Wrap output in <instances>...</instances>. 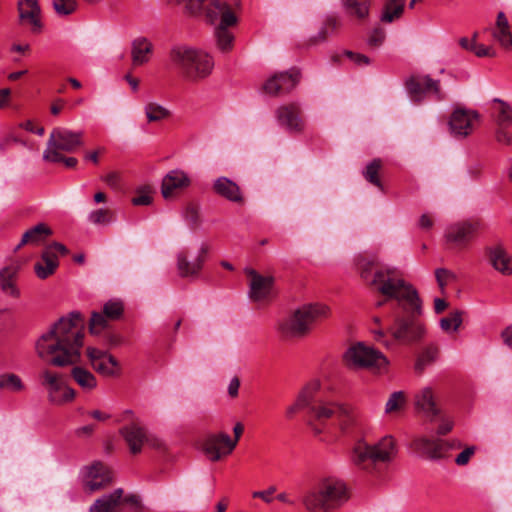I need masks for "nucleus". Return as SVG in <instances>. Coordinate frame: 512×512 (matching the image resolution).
Masks as SVG:
<instances>
[{
    "mask_svg": "<svg viewBox=\"0 0 512 512\" xmlns=\"http://www.w3.org/2000/svg\"><path fill=\"white\" fill-rule=\"evenodd\" d=\"M372 284L386 299L378 301L376 307L383 306L389 299L397 302L402 313L394 318L389 328L393 338L404 344L420 341L425 335V326L420 320L423 313L422 301L417 290L405 281L398 269H386L376 272Z\"/></svg>",
    "mask_w": 512,
    "mask_h": 512,
    "instance_id": "1",
    "label": "nucleus"
},
{
    "mask_svg": "<svg viewBox=\"0 0 512 512\" xmlns=\"http://www.w3.org/2000/svg\"><path fill=\"white\" fill-rule=\"evenodd\" d=\"M84 318L80 312L73 311L61 317L36 341V352L50 365L65 367L75 364L80 358L83 346Z\"/></svg>",
    "mask_w": 512,
    "mask_h": 512,
    "instance_id": "2",
    "label": "nucleus"
},
{
    "mask_svg": "<svg viewBox=\"0 0 512 512\" xmlns=\"http://www.w3.org/2000/svg\"><path fill=\"white\" fill-rule=\"evenodd\" d=\"M309 414V426L315 435L324 431L322 425L327 420H333L344 434L351 433L358 425V414L353 407L325 398L317 399L310 406Z\"/></svg>",
    "mask_w": 512,
    "mask_h": 512,
    "instance_id": "3",
    "label": "nucleus"
},
{
    "mask_svg": "<svg viewBox=\"0 0 512 512\" xmlns=\"http://www.w3.org/2000/svg\"><path fill=\"white\" fill-rule=\"evenodd\" d=\"M345 483L336 478H325L308 489L302 504L309 512H332L348 500Z\"/></svg>",
    "mask_w": 512,
    "mask_h": 512,
    "instance_id": "4",
    "label": "nucleus"
},
{
    "mask_svg": "<svg viewBox=\"0 0 512 512\" xmlns=\"http://www.w3.org/2000/svg\"><path fill=\"white\" fill-rule=\"evenodd\" d=\"M329 307L320 304H305L279 321L278 331L285 339H301L308 336L315 324L329 316Z\"/></svg>",
    "mask_w": 512,
    "mask_h": 512,
    "instance_id": "5",
    "label": "nucleus"
},
{
    "mask_svg": "<svg viewBox=\"0 0 512 512\" xmlns=\"http://www.w3.org/2000/svg\"><path fill=\"white\" fill-rule=\"evenodd\" d=\"M169 59L180 74L189 81L206 78L214 67V61L210 55L186 45L172 47Z\"/></svg>",
    "mask_w": 512,
    "mask_h": 512,
    "instance_id": "6",
    "label": "nucleus"
},
{
    "mask_svg": "<svg viewBox=\"0 0 512 512\" xmlns=\"http://www.w3.org/2000/svg\"><path fill=\"white\" fill-rule=\"evenodd\" d=\"M396 454L395 439L387 435L373 445L364 441L357 442L352 449L350 458L357 468L367 472H374L379 464L391 462Z\"/></svg>",
    "mask_w": 512,
    "mask_h": 512,
    "instance_id": "7",
    "label": "nucleus"
},
{
    "mask_svg": "<svg viewBox=\"0 0 512 512\" xmlns=\"http://www.w3.org/2000/svg\"><path fill=\"white\" fill-rule=\"evenodd\" d=\"M82 132H73L67 128L56 127L49 136L43 159L47 162H58L60 152H73L82 145Z\"/></svg>",
    "mask_w": 512,
    "mask_h": 512,
    "instance_id": "8",
    "label": "nucleus"
},
{
    "mask_svg": "<svg viewBox=\"0 0 512 512\" xmlns=\"http://www.w3.org/2000/svg\"><path fill=\"white\" fill-rule=\"evenodd\" d=\"M344 362L347 367L354 369H381L388 363L386 357L380 351L361 342L351 346L345 352Z\"/></svg>",
    "mask_w": 512,
    "mask_h": 512,
    "instance_id": "9",
    "label": "nucleus"
},
{
    "mask_svg": "<svg viewBox=\"0 0 512 512\" xmlns=\"http://www.w3.org/2000/svg\"><path fill=\"white\" fill-rule=\"evenodd\" d=\"M40 384L46 389L48 401L54 405H62L75 398V390L66 385L63 376L45 368L39 372Z\"/></svg>",
    "mask_w": 512,
    "mask_h": 512,
    "instance_id": "10",
    "label": "nucleus"
},
{
    "mask_svg": "<svg viewBox=\"0 0 512 512\" xmlns=\"http://www.w3.org/2000/svg\"><path fill=\"white\" fill-rule=\"evenodd\" d=\"M130 505L133 512L142 509L140 500L135 495L123 496V489L117 488L109 494L96 499L89 512H123L124 507Z\"/></svg>",
    "mask_w": 512,
    "mask_h": 512,
    "instance_id": "11",
    "label": "nucleus"
},
{
    "mask_svg": "<svg viewBox=\"0 0 512 512\" xmlns=\"http://www.w3.org/2000/svg\"><path fill=\"white\" fill-rule=\"evenodd\" d=\"M482 228L479 220H465L451 224L445 231V238L449 244L457 248L467 247Z\"/></svg>",
    "mask_w": 512,
    "mask_h": 512,
    "instance_id": "12",
    "label": "nucleus"
},
{
    "mask_svg": "<svg viewBox=\"0 0 512 512\" xmlns=\"http://www.w3.org/2000/svg\"><path fill=\"white\" fill-rule=\"evenodd\" d=\"M406 88L415 103H420L426 94L431 93L434 99L442 101L445 94L441 91L440 81L432 79L429 75L411 76L406 80Z\"/></svg>",
    "mask_w": 512,
    "mask_h": 512,
    "instance_id": "13",
    "label": "nucleus"
},
{
    "mask_svg": "<svg viewBox=\"0 0 512 512\" xmlns=\"http://www.w3.org/2000/svg\"><path fill=\"white\" fill-rule=\"evenodd\" d=\"M86 352L92 368L98 374L104 377H116L120 375L121 365L112 354L95 347H88Z\"/></svg>",
    "mask_w": 512,
    "mask_h": 512,
    "instance_id": "14",
    "label": "nucleus"
},
{
    "mask_svg": "<svg viewBox=\"0 0 512 512\" xmlns=\"http://www.w3.org/2000/svg\"><path fill=\"white\" fill-rule=\"evenodd\" d=\"M414 408L416 412L430 421L437 419L442 409L432 387L426 386L414 394Z\"/></svg>",
    "mask_w": 512,
    "mask_h": 512,
    "instance_id": "15",
    "label": "nucleus"
},
{
    "mask_svg": "<svg viewBox=\"0 0 512 512\" xmlns=\"http://www.w3.org/2000/svg\"><path fill=\"white\" fill-rule=\"evenodd\" d=\"M112 481V471L102 462H94L85 469L83 476L84 487L90 493L106 488Z\"/></svg>",
    "mask_w": 512,
    "mask_h": 512,
    "instance_id": "16",
    "label": "nucleus"
},
{
    "mask_svg": "<svg viewBox=\"0 0 512 512\" xmlns=\"http://www.w3.org/2000/svg\"><path fill=\"white\" fill-rule=\"evenodd\" d=\"M17 11L19 23L30 26L33 34H39L43 30L42 10L38 0H18Z\"/></svg>",
    "mask_w": 512,
    "mask_h": 512,
    "instance_id": "17",
    "label": "nucleus"
},
{
    "mask_svg": "<svg viewBox=\"0 0 512 512\" xmlns=\"http://www.w3.org/2000/svg\"><path fill=\"white\" fill-rule=\"evenodd\" d=\"M301 73L298 69L292 68L287 72L273 75L263 85L264 91L272 96L289 93L299 83Z\"/></svg>",
    "mask_w": 512,
    "mask_h": 512,
    "instance_id": "18",
    "label": "nucleus"
},
{
    "mask_svg": "<svg viewBox=\"0 0 512 512\" xmlns=\"http://www.w3.org/2000/svg\"><path fill=\"white\" fill-rule=\"evenodd\" d=\"M411 447L417 453L429 459L436 460L444 458L446 453L455 446L454 444H450L440 439L419 436L413 439Z\"/></svg>",
    "mask_w": 512,
    "mask_h": 512,
    "instance_id": "19",
    "label": "nucleus"
},
{
    "mask_svg": "<svg viewBox=\"0 0 512 512\" xmlns=\"http://www.w3.org/2000/svg\"><path fill=\"white\" fill-rule=\"evenodd\" d=\"M124 311L123 303L119 300H110L103 306V313L92 312L89 330L91 334H99L107 326V320H118Z\"/></svg>",
    "mask_w": 512,
    "mask_h": 512,
    "instance_id": "20",
    "label": "nucleus"
},
{
    "mask_svg": "<svg viewBox=\"0 0 512 512\" xmlns=\"http://www.w3.org/2000/svg\"><path fill=\"white\" fill-rule=\"evenodd\" d=\"M191 178L181 169L170 170L162 179L161 194L165 200L175 198L191 185Z\"/></svg>",
    "mask_w": 512,
    "mask_h": 512,
    "instance_id": "21",
    "label": "nucleus"
},
{
    "mask_svg": "<svg viewBox=\"0 0 512 512\" xmlns=\"http://www.w3.org/2000/svg\"><path fill=\"white\" fill-rule=\"evenodd\" d=\"M275 115L279 125L290 133H301L304 130L305 122L298 104L282 105L276 109Z\"/></svg>",
    "mask_w": 512,
    "mask_h": 512,
    "instance_id": "22",
    "label": "nucleus"
},
{
    "mask_svg": "<svg viewBox=\"0 0 512 512\" xmlns=\"http://www.w3.org/2000/svg\"><path fill=\"white\" fill-rule=\"evenodd\" d=\"M246 274L250 277L249 298L255 302L269 300L273 293L274 278L263 276L253 269H246Z\"/></svg>",
    "mask_w": 512,
    "mask_h": 512,
    "instance_id": "23",
    "label": "nucleus"
},
{
    "mask_svg": "<svg viewBox=\"0 0 512 512\" xmlns=\"http://www.w3.org/2000/svg\"><path fill=\"white\" fill-rule=\"evenodd\" d=\"M208 251V245L202 244L197 256L193 260H188L186 252H179L177 254V270L179 275L183 278L197 277L206 261Z\"/></svg>",
    "mask_w": 512,
    "mask_h": 512,
    "instance_id": "24",
    "label": "nucleus"
},
{
    "mask_svg": "<svg viewBox=\"0 0 512 512\" xmlns=\"http://www.w3.org/2000/svg\"><path fill=\"white\" fill-rule=\"evenodd\" d=\"M203 451L210 461H219L233 451L230 450V436L223 432L209 434L203 442Z\"/></svg>",
    "mask_w": 512,
    "mask_h": 512,
    "instance_id": "25",
    "label": "nucleus"
},
{
    "mask_svg": "<svg viewBox=\"0 0 512 512\" xmlns=\"http://www.w3.org/2000/svg\"><path fill=\"white\" fill-rule=\"evenodd\" d=\"M479 114L473 110L458 108L453 111L449 120L451 133L455 136L466 137L473 131V123Z\"/></svg>",
    "mask_w": 512,
    "mask_h": 512,
    "instance_id": "26",
    "label": "nucleus"
},
{
    "mask_svg": "<svg viewBox=\"0 0 512 512\" xmlns=\"http://www.w3.org/2000/svg\"><path fill=\"white\" fill-rule=\"evenodd\" d=\"M213 191L216 195L236 204H243L244 194L240 186L228 177H218L213 182Z\"/></svg>",
    "mask_w": 512,
    "mask_h": 512,
    "instance_id": "27",
    "label": "nucleus"
},
{
    "mask_svg": "<svg viewBox=\"0 0 512 512\" xmlns=\"http://www.w3.org/2000/svg\"><path fill=\"white\" fill-rule=\"evenodd\" d=\"M486 254L490 265L504 276L512 274V257L502 245L486 248Z\"/></svg>",
    "mask_w": 512,
    "mask_h": 512,
    "instance_id": "28",
    "label": "nucleus"
},
{
    "mask_svg": "<svg viewBox=\"0 0 512 512\" xmlns=\"http://www.w3.org/2000/svg\"><path fill=\"white\" fill-rule=\"evenodd\" d=\"M220 18L217 28L228 29L237 23V17L233 13L231 7L221 0H216L214 8H210L207 13V21L215 23Z\"/></svg>",
    "mask_w": 512,
    "mask_h": 512,
    "instance_id": "29",
    "label": "nucleus"
},
{
    "mask_svg": "<svg viewBox=\"0 0 512 512\" xmlns=\"http://www.w3.org/2000/svg\"><path fill=\"white\" fill-rule=\"evenodd\" d=\"M120 433L124 437L132 454H138L141 452L147 435L143 427L132 422L131 424L122 427Z\"/></svg>",
    "mask_w": 512,
    "mask_h": 512,
    "instance_id": "30",
    "label": "nucleus"
},
{
    "mask_svg": "<svg viewBox=\"0 0 512 512\" xmlns=\"http://www.w3.org/2000/svg\"><path fill=\"white\" fill-rule=\"evenodd\" d=\"M341 26L342 22L338 16L328 15L324 19L318 33L307 40L306 46H313L325 42L330 36L336 34Z\"/></svg>",
    "mask_w": 512,
    "mask_h": 512,
    "instance_id": "31",
    "label": "nucleus"
},
{
    "mask_svg": "<svg viewBox=\"0 0 512 512\" xmlns=\"http://www.w3.org/2000/svg\"><path fill=\"white\" fill-rule=\"evenodd\" d=\"M52 235L51 228L45 223H39L28 229L22 236L17 248L23 245H39L43 243L49 236Z\"/></svg>",
    "mask_w": 512,
    "mask_h": 512,
    "instance_id": "32",
    "label": "nucleus"
},
{
    "mask_svg": "<svg viewBox=\"0 0 512 512\" xmlns=\"http://www.w3.org/2000/svg\"><path fill=\"white\" fill-rule=\"evenodd\" d=\"M152 44L147 38H137L132 42V63L140 66L149 61V54L152 52Z\"/></svg>",
    "mask_w": 512,
    "mask_h": 512,
    "instance_id": "33",
    "label": "nucleus"
},
{
    "mask_svg": "<svg viewBox=\"0 0 512 512\" xmlns=\"http://www.w3.org/2000/svg\"><path fill=\"white\" fill-rule=\"evenodd\" d=\"M371 0H342V6L347 15L358 20L368 17Z\"/></svg>",
    "mask_w": 512,
    "mask_h": 512,
    "instance_id": "34",
    "label": "nucleus"
},
{
    "mask_svg": "<svg viewBox=\"0 0 512 512\" xmlns=\"http://www.w3.org/2000/svg\"><path fill=\"white\" fill-rule=\"evenodd\" d=\"M406 0H385L380 20L383 23H392L401 18Z\"/></svg>",
    "mask_w": 512,
    "mask_h": 512,
    "instance_id": "35",
    "label": "nucleus"
},
{
    "mask_svg": "<svg viewBox=\"0 0 512 512\" xmlns=\"http://www.w3.org/2000/svg\"><path fill=\"white\" fill-rule=\"evenodd\" d=\"M17 269L14 267H5L0 271V287L1 290L14 298H19L20 291L15 285Z\"/></svg>",
    "mask_w": 512,
    "mask_h": 512,
    "instance_id": "36",
    "label": "nucleus"
},
{
    "mask_svg": "<svg viewBox=\"0 0 512 512\" xmlns=\"http://www.w3.org/2000/svg\"><path fill=\"white\" fill-rule=\"evenodd\" d=\"M58 265V257L50 256V252L43 251L41 261L35 264L34 270L38 278L46 279L55 272Z\"/></svg>",
    "mask_w": 512,
    "mask_h": 512,
    "instance_id": "37",
    "label": "nucleus"
},
{
    "mask_svg": "<svg viewBox=\"0 0 512 512\" xmlns=\"http://www.w3.org/2000/svg\"><path fill=\"white\" fill-rule=\"evenodd\" d=\"M71 376L84 390H93L97 387V379L89 370L76 366L71 370Z\"/></svg>",
    "mask_w": 512,
    "mask_h": 512,
    "instance_id": "38",
    "label": "nucleus"
},
{
    "mask_svg": "<svg viewBox=\"0 0 512 512\" xmlns=\"http://www.w3.org/2000/svg\"><path fill=\"white\" fill-rule=\"evenodd\" d=\"M179 3L184 5L188 14L199 15L204 13L207 18L208 10L214 8L216 0H179Z\"/></svg>",
    "mask_w": 512,
    "mask_h": 512,
    "instance_id": "39",
    "label": "nucleus"
},
{
    "mask_svg": "<svg viewBox=\"0 0 512 512\" xmlns=\"http://www.w3.org/2000/svg\"><path fill=\"white\" fill-rule=\"evenodd\" d=\"M320 387V381L318 379H313L305 384V386L300 390L297 398L305 403L307 408L310 409V406L313 405L315 401H317L315 397L320 391Z\"/></svg>",
    "mask_w": 512,
    "mask_h": 512,
    "instance_id": "40",
    "label": "nucleus"
},
{
    "mask_svg": "<svg viewBox=\"0 0 512 512\" xmlns=\"http://www.w3.org/2000/svg\"><path fill=\"white\" fill-rule=\"evenodd\" d=\"M376 266H377V262L374 259L362 258L358 262V268L360 270L361 278L364 279L371 286H374L377 289V286L372 284V280L375 277L376 272L379 270L394 269V268L393 267H380V268H377L375 270L374 274L372 275V270Z\"/></svg>",
    "mask_w": 512,
    "mask_h": 512,
    "instance_id": "41",
    "label": "nucleus"
},
{
    "mask_svg": "<svg viewBox=\"0 0 512 512\" xmlns=\"http://www.w3.org/2000/svg\"><path fill=\"white\" fill-rule=\"evenodd\" d=\"M381 167L382 161L379 158L373 159L369 164H367L365 170L363 171V176L372 185L383 189L381 180L378 176Z\"/></svg>",
    "mask_w": 512,
    "mask_h": 512,
    "instance_id": "42",
    "label": "nucleus"
},
{
    "mask_svg": "<svg viewBox=\"0 0 512 512\" xmlns=\"http://www.w3.org/2000/svg\"><path fill=\"white\" fill-rule=\"evenodd\" d=\"M144 110L149 122H159L170 116L168 109L155 102L146 104Z\"/></svg>",
    "mask_w": 512,
    "mask_h": 512,
    "instance_id": "43",
    "label": "nucleus"
},
{
    "mask_svg": "<svg viewBox=\"0 0 512 512\" xmlns=\"http://www.w3.org/2000/svg\"><path fill=\"white\" fill-rule=\"evenodd\" d=\"M439 350L436 346L430 345L426 347L423 352L419 355L417 362L415 364V369L417 372L421 373L425 369L427 365L433 363L437 356Z\"/></svg>",
    "mask_w": 512,
    "mask_h": 512,
    "instance_id": "44",
    "label": "nucleus"
},
{
    "mask_svg": "<svg viewBox=\"0 0 512 512\" xmlns=\"http://www.w3.org/2000/svg\"><path fill=\"white\" fill-rule=\"evenodd\" d=\"M495 103L500 104V111L496 117V122L499 127H508L512 124V107L505 101L495 98Z\"/></svg>",
    "mask_w": 512,
    "mask_h": 512,
    "instance_id": "45",
    "label": "nucleus"
},
{
    "mask_svg": "<svg viewBox=\"0 0 512 512\" xmlns=\"http://www.w3.org/2000/svg\"><path fill=\"white\" fill-rule=\"evenodd\" d=\"M9 389L13 392H19L24 389L21 378L13 373L0 375V389Z\"/></svg>",
    "mask_w": 512,
    "mask_h": 512,
    "instance_id": "46",
    "label": "nucleus"
},
{
    "mask_svg": "<svg viewBox=\"0 0 512 512\" xmlns=\"http://www.w3.org/2000/svg\"><path fill=\"white\" fill-rule=\"evenodd\" d=\"M461 315L462 313L460 311H455L451 313L449 316L443 317L440 320L441 329L445 332L456 331L462 323Z\"/></svg>",
    "mask_w": 512,
    "mask_h": 512,
    "instance_id": "47",
    "label": "nucleus"
},
{
    "mask_svg": "<svg viewBox=\"0 0 512 512\" xmlns=\"http://www.w3.org/2000/svg\"><path fill=\"white\" fill-rule=\"evenodd\" d=\"M88 219L95 225H105L113 221V212L109 209H97L92 211Z\"/></svg>",
    "mask_w": 512,
    "mask_h": 512,
    "instance_id": "48",
    "label": "nucleus"
},
{
    "mask_svg": "<svg viewBox=\"0 0 512 512\" xmlns=\"http://www.w3.org/2000/svg\"><path fill=\"white\" fill-rule=\"evenodd\" d=\"M406 402V396L402 391L393 392L385 405V412L391 413L400 410Z\"/></svg>",
    "mask_w": 512,
    "mask_h": 512,
    "instance_id": "49",
    "label": "nucleus"
},
{
    "mask_svg": "<svg viewBox=\"0 0 512 512\" xmlns=\"http://www.w3.org/2000/svg\"><path fill=\"white\" fill-rule=\"evenodd\" d=\"M215 36L220 50L227 51L231 49L234 37L228 29L216 28Z\"/></svg>",
    "mask_w": 512,
    "mask_h": 512,
    "instance_id": "50",
    "label": "nucleus"
},
{
    "mask_svg": "<svg viewBox=\"0 0 512 512\" xmlns=\"http://www.w3.org/2000/svg\"><path fill=\"white\" fill-rule=\"evenodd\" d=\"M53 8L60 16H67L75 12L77 8L76 0H53Z\"/></svg>",
    "mask_w": 512,
    "mask_h": 512,
    "instance_id": "51",
    "label": "nucleus"
},
{
    "mask_svg": "<svg viewBox=\"0 0 512 512\" xmlns=\"http://www.w3.org/2000/svg\"><path fill=\"white\" fill-rule=\"evenodd\" d=\"M493 36L504 48L512 47V34L510 31V27L506 29L495 27Z\"/></svg>",
    "mask_w": 512,
    "mask_h": 512,
    "instance_id": "52",
    "label": "nucleus"
},
{
    "mask_svg": "<svg viewBox=\"0 0 512 512\" xmlns=\"http://www.w3.org/2000/svg\"><path fill=\"white\" fill-rule=\"evenodd\" d=\"M386 37L385 31L382 28H375L368 37L367 43L372 48H377L382 45Z\"/></svg>",
    "mask_w": 512,
    "mask_h": 512,
    "instance_id": "53",
    "label": "nucleus"
},
{
    "mask_svg": "<svg viewBox=\"0 0 512 512\" xmlns=\"http://www.w3.org/2000/svg\"><path fill=\"white\" fill-rule=\"evenodd\" d=\"M138 195L132 199V203L136 206L149 205L152 202L150 189L148 187L138 190Z\"/></svg>",
    "mask_w": 512,
    "mask_h": 512,
    "instance_id": "54",
    "label": "nucleus"
},
{
    "mask_svg": "<svg viewBox=\"0 0 512 512\" xmlns=\"http://www.w3.org/2000/svg\"><path fill=\"white\" fill-rule=\"evenodd\" d=\"M435 277H436V281H437L438 285L441 288H444V286L447 283V280L449 278H453L454 274L445 268H438L435 271Z\"/></svg>",
    "mask_w": 512,
    "mask_h": 512,
    "instance_id": "55",
    "label": "nucleus"
},
{
    "mask_svg": "<svg viewBox=\"0 0 512 512\" xmlns=\"http://www.w3.org/2000/svg\"><path fill=\"white\" fill-rule=\"evenodd\" d=\"M144 443H146L149 447H151L157 451H165L166 450L165 442L154 435L147 434Z\"/></svg>",
    "mask_w": 512,
    "mask_h": 512,
    "instance_id": "56",
    "label": "nucleus"
},
{
    "mask_svg": "<svg viewBox=\"0 0 512 512\" xmlns=\"http://www.w3.org/2000/svg\"><path fill=\"white\" fill-rule=\"evenodd\" d=\"M344 54L351 59L356 65L363 66V65H369L370 59L364 54L355 53L349 50H346Z\"/></svg>",
    "mask_w": 512,
    "mask_h": 512,
    "instance_id": "57",
    "label": "nucleus"
},
{
    "mask_svg": "<svg viewBox=\"0 0 512 512\" xmlns=\"http://www.w3.org/2000/svg\"><path fill=\"white\" fill-rule=\"evenodd\" d=\"M276 492V486H270L264 491H255L252 493L253 498H260L265 503H271L273 501L272 495Z\"/></svg>",
    "mask_w": 512,
    "mask_h": 512,
    "instance_id": "58",
    "label": "nucleus"
},
{
    "mask_svg": "<svg viewBox=\"0 0 512 512\" xmlns=\"http://www.w3.org/2000/svg\"><path fill=\"white\" fill-rule=\"evenodd\" d=\"M44 251L50 252V256H53V257H57L58 253L61 255H67L69 252L65 245L58 243V242H53L52 244L47 246L44 249Z\"/></svg>",
    "mask_w": 512,
    "mask_h": 512,
    "instance_id": "59",
    "label": "nucleus"
},
{
    "mask_svg": "<svg viewBox=\"0 0 512 512\" xmlns=\"http://www.w3.org/2000/svg\"><path fill=\"white\" fill-rule=\"evenodd\" d=\"M474 452H475L474 447H467L456 457V459H455L456 464L459 466L466 465L469 462L471 456L474 454Z\"/></svg>",
    "mask_w": 512,
    "mask_h": 512,
    "instance_id": "60",
    "label": "nucleus"
},
{
    "mask_svg": "<svg viewBox=\"0 0 512 512\" xmlns=\"http://www.w3.org/2000/svg\"><path fill=\"white\" fill-rule=\"evenodd\" d=\"M507 127H499L496 131V140L505 145L512 144V135L506 131Z\"/></svg>",
    "mask_w": 512,
    "mask_h": 512,
    "instance_id": "61",
    "label": "nucleus"
},
{
    "mask_svg": "<svg viewBox=\"0 0 512 512\" xmlns=\"http://www.w3.org/2000/svg\"><path fill=\"white\" fill-rule=\"evenodd\" d=\"M473 52L478 57L494 56V51L492 50V48L485 46L483 44L475 43Z\"/></svg>",
    "mask_w": 512,
    "mask_h": 512,
    "instance_id": "62",
    "label": "nucleus"
},
{
    "mask_svg": "<svg viewBox=\"0 0 512 512\" xmlns=\"http://www.w3.org/2000/svg\"><path fill=\"white\" fill-rule=\"evenodd\" d=\"M307 408V405L303 403L299 398L296 399L295 403L290 405L286 410V416L292 418L296 412Z\"/></svg>",
    "mask_w": 512,
    "mask_h": 512,
    "instance_id": "63",
    "label": "nucleus"
},
{
    "mask_svg": "<svg viewBox=\"0 0 512 512\" xmlns=\"http://www.w3.org/2000/svg\"><path fill=\"white\" fill-rule=\"evenodd\" d=\"M501 339L507 347L512 349V324L501 332Z\"/></svg>",
    "mask_w": 512,
    "mask_h": 512,
    "instance_id": "64",
    "label": "nucleus"
}]
</instances>
